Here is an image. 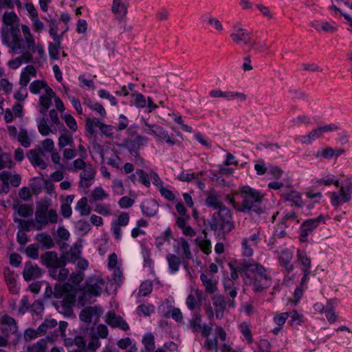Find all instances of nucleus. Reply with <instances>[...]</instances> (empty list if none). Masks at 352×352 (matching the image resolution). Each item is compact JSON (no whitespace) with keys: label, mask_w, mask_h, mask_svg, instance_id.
I'll return each mask as SVG.
<instances>
[{"label":"nucleus","mask_w":352,"mask_h":352,"mask_svg":"<svg viewBox=\"0 0 352 352\" xmlns=\"http://www.w3.org/2000/svg\"><path fill=\"white\" fill-rule=\"evenodd\" d=\"M251 261H243L242 263L239 264L237 266H234V269L239 273H244L246 278H250V274L248 273L250 270L249 266H250Z\"/></svg>","instance_id":"ea45409f"},{"label":"nucleus","mask_w":352,"mask_h":352,"mask_svg":"<svg viewBox=\"0 0 352 352\" xmlns=\"http://www.w3.org/2000/svg\"><path fill=\"white\" fill-rule=\"evenodd\" d=\"M209 225L211 230H219L223 234L230 232L234 228L231 211L228 208H223L214 212L209 221Z\"/></svg>","instance_id":"f03ea898"},{"label":"nucleus","mask_w":352,"mask_h":352,"mask_svg":"<svg viewBox=\"0 0 352 352\" xmlns=\"http://www.w3.org/2000/svg\"><path fill=\"white\" fill-rule=\"evenodd\" d=\"M292 258V254L287 251H282L281 256L279 257V261L282 266H283L287 272L289 273L294 269L293 265L291 263Z\"/></svg>","instance_id":"aec40b11"},{"label":"nucleus","mask_w":352,"mask_h":352,"mask_svg":"<svg viewBox=\"0 0 352 352\" xmlns=\"http://www.w3.org/2000/svg\"><path fill=\"white\" fill-rule=\"evenodd\" d=\"M201 316L199 314H195L193 318L190 321V326L193 332H201L202 337H208L212 331V326L204 324L201 326Z\"/></svg>","instance_id":"0eeeda50"},{"label":"nucleus","mask_w":352,"mask_h":352,"mask_svg":"<svg viewBox=\"0 0 352 352\" xmlns=\"http://www.w3.org/2000/svg\"><path fill=\"white\" fill-rule=\"evenodd\" d=\"M298 260L300 262L302 270L303 272V277L301 279V283L307 281V277L310 274L311 261L305 254H304L300 250L297 252Z\"/></svg>","instance_id":"ddd939ff"},{"label":"nucleus","mask_w":352,"mask_h":352,"mask_svg":"<svg viewBox=\"0 0 352 352\" xmlns=\"http://www.w3.org/2000/svg\"><path fill=\"white\" fill-rule=\"evenodd\" d=\"M129 215L127 212H122L118 219L114 221L116 224L121 226H125L129 223Z\"/></svg>","instance_id":"bf43d9fd"},{"label":"nucleus","mask_w":352,"mask_h":352,"mask_svg":"<svg viewBox=\"0 0 352 352\" xmlns=\"http://www.w3.org/2000/svg\"><path fill=\"white\" fill-rule=\"evenodd\" d=\"M258 352H270V344L267 340H261Z\"/></svg>","instance_id":"774afa93"},{"label":"nucleus","mask_w":352,"mask_h":352,"mask_svg":"<svg viewBox=\"0 0 352 352\" xmlns=\"http://www.w3.org/2000/svg\"><path fill=\"white\" fill-rule=\"evenodd\" d=\"M1 37L3 43L6 44L8 46L12 48L13 43L12 42V43H10L9 42L10 38L12 37L10 33V28H3L1 29Z\"/></svg>","instance_id":"3c124183"},{"label":"nucleus","mask_w":352,"mask_h":352,"mask_svg":"<svg viewBox=\"0 0 352 352\" xmlns=\"http://www.w3.org/2000/svg\"><path fill=\"white\" fill-rule=\"evenodd\" d=\"M38 333L34 329L29 328L24 332V339L26 342L30 341L32 339L37 338Z\"/></svg>","instance_id":"338daca9"},{"label":"nucleus","mask_w":352,"mask_h":352,"mask_svg":"<svg viewBox=\"0 0 352 352\" xmlns=\"http://www.w3.org/2000/svg\"><path fill=\"white\" fill-rule=\"evenodd\" d=\"M158 207L159 205L157 201L152 199L145 200L141 205L142 212L148 217L154 216L158 210Z\"/></svg>","instance_id":"2eb2a0df"},{"label":"nucleus","mask_w":352,"mask_h":352,"mask_svg":"<svg viewBox=\"0 0 352 352\" xmlns=\"http://www.w3.org/2000/svg\"><path fill=\"white\" fill-rule=\"evenodd\" d=\"M38 152L36 150L31 149L27 153V157L31 162L34 166H39L41 169H45L47 166V164L40 157L41 155H44L41 148H38Z\"/></svg>","instance_id":"f8f14e48"},{"label":"nucleus","mask_w":352,"mask_h":352,"mask_svg":"<svg viewBox=\"0 0 352 352\" xmlns=\"http://www.w3.org/2000/svg\"><path fill=\"white\" fill-rule=\"evenodd\" d=\"M77 227L78 230L82 232L84 234H87L91 229L89 222L84 220H79L77 222Z\"/></svg>","instance_id":"69168bd1"},{"label":"nucleus","mask_w":352,"mask_h":352,"mask_svg":"<svg viewBox=\"0 0 352 352\" xmlns=\"http://www.w3.org/2000/svg\"><path fill=\"white\" fill-rule=\"evenodd\" d=\"M153 134L160 138H162L164 140H166V142H170L172 145H173L175 144V142L174 141H172L169 136L167 135V133H166L165 131L164 130V129L161 126H160L159 125H157L155 124V126H153Z\"/></svg>","instance_id":"4c0bfd02"},{"label":"nucleus","mask_w":352,"mask_h":352,"mask_svg":"<svg viewBox=\"0 0 352 352\" xmlns=\"http://www.w3.org/2000/svg\"><path fill=\"white\" fill-rule=\"evenodd\" d=\"M146 142L147 138L137 135L134 139L129 138L126 140L122 146L127 148L131 155L138 158L140 157L138 153L140 147L144 145Z\"/></svg>","instance_id":"423d86ee"},{"label":"nucleus","mask_w":352,"mask_h":352,"mask_svg":"<svg viewBox=\"0 0 352 352\" xmlns=\"http://www.w3.org/2000/svg\"><path fill=\"white\" fill-rule=\"evenodd\" d=\"M74 286L69 283L63 285L56 283L54 287V297L56 298H63L69 292H74Z\"/></svg>","instance_id":"f3484780"},{"label":"nucleus","mask_w":352,"mask_h":352,"mask_svg":"<svg viewBox=\"0 0 352 352\" xmlns=\"http://www.w3.org/2000/svg\"><path fill=\"white\" fill-rule=\"evenodd\" d=\"M212 300L216 308L217 318L221 317L227 305L224 296L221 294H217L212 298Z\"/></svg>","instance_id":"a211bd4d"},{"label":"nucleus","mask_w":352,"mask_h":352,"mask_svg":"<svg viewBox=\"0 0 352 352\" xmlns=\"http://www.w3.org/2000/svg\"><path fill=\"white\" fill-rule=\"evenodd\" d=\"M25 252L28 257L32 259H37L39 256L38 245L31 244L28 245L26 248Z\"/></svg>","instance_id":"c03bdc74"},{"label":"nucleus","mask_w":352,"mask_h":352,"mask_svg":"<svg viewBox=\"0 0 352 352\" xmlns=\"http://www.w3.org/2000/svg\"><path fill=\"white\" fill-rule=\"evenodd\" d=\"M341 196L344 203L348 202L351 200L352 194V182L350 178H347L344 186H340Z\"/></svg>","instance_id":"412c9836"},{"label":"nucleus","mask_w":352,"mask_h":352,"mask_svg":"<svg viewBox=\"0 0 352 352\" xmlns=\"http://www.w3.org/2000/svg\"><path fill=\"white\" fill-rule=\"evenodd\" d=\"M66 124L67 126L73 131H76L77 130L78 126L76 122V120L74 117L70 114H65L63 116Z\"/></svg>","instance_id":"8fccbe9b"},{"label":"nucleus","mask_w":352,"mask_h":352,"mask_svg":"<svg viewBox=\"0 0 352 352\" xmlns=\"http://www.w3.org/2000/svg\"><path fill=\"white\" fill-rule=\"evenodd\" d=\"M206 204L208 207L213 209L221 210L226 208L225 205L219 200V196L214 194H210L206 199Z\"/></svg>","instance_id":"5701e85b"},{"label":"nucleus","mask_w":352,"mask_h":352,"mask_svg":"<svg viewBox=\"0 0 352 352\" xmlns=\"http://www.w3.org/2000/svg\"><path fill=\"white\" fill-rule=\"evenodd\" d=\"M106 322L113 328H120L123 331L129 329L126 322L120 316H117L113 311H109L106 314Z\"/></svg>","instance_id":"9d476101"},{"label":"nucleus","mask_w":352,"mask_h":352,"mask_svg":"<svg viewBox=\"0 0 352 352\" xmlns=\"http://www.w3.org/2000/svg\"><path fill=\"white\" fill-rule=\"evenodd\" d=\"M87 198L82 197L77 203L76 209L79 211L81 216L89 215L91 212V207L87 204Z\"/></svg>","instance_id":"a878e982"},{"label":"nucleus","mask_w":352,"mask_h":352,"mask_svg":"<svg viewBox=\"0 0 352 352\" xmlns=\"http://www.w3.org/2000/svg\"><path fill=\"white\" fill-rule=\"evenodd\" d=\"M243 201L239 204L234 201V196L228 195L226 200L232 204L233 207L241 212L252 214L253 212L260 214L263 212L261 204L264 195L259 191L252 188L248 186H243L241 189Z\"/></svg>","instance_id":"f257e3e1"},{"label":"nucleus","mask_w":352,"mask_h":352,"mask_svg":"<svg viewBox=\"0 0 352 352\" xmlns=\"http://www.w3.org/2000/svg\"><path fill=\"white\" fill-rule=\"evenodd\" d=\"M91 196L95 201H98L107 197L108 195L101 187H98L93 190Z\"/></svg>","instance_id":"603ef678"},{"label":"nucleus","mask_w":352,"mask_h":352,"mask_svg":"<svg viewBox=\"0 0 352 352\" xmlns=\"http://www.w3.org/2000/svg\"><path fill=\"white\" fill-rule=\"evenodd\" d=\"M286 200L292 201L296 206L298 207L302 206L301 197L296 191H292L285 195H283Z\"/></svg>","instance_id":"58836bf2"},{"label":"nucleus","mask_w":352,"mask_h":352,"mask_svg":"<svg viewBox=\"0 0 352 352\" xmlns=\"http://www.w3.org/2000/svg\"><path fill=\"white\" fill-rule=\"evenodd\" d=\"M84 295L89 294L94 296H99L102 293V288L97 284L90 285L85 284L79 289Z\"/></svg>","instance_id":"6ab92c4d"},{"label":"nucleus","mask_w":352,"mask_h":352,"mask_svg":"<svg viewBox=\"0 0 352 352\" xmlns=\"http://www.w3.org/2000/svg\"><path fill=\"white\" fill-rule=\"evenodd\" d=\"M35 239L38 243L43 244L45 249H51L55 245L52 236L48 234L38 233Z\"/></svg>","instance_id":"4be33fe9"},{"label":"nucleus","mask_w":352,"mask_h":352,"mask_svg":"<svg viewBox=\"0 0 352 352\" xmlns=\"http://www.w3.org/2000/svg\"><path fill=\"white\" fill-rule=\"evenodd\" d=\"M118 203L122 208H127L133 204L134 200L127 196H124L120 199Z\"/></svg>","instance_id":"0e129e2a"},{"label":"nucleus","mask_w":352,"mask_h":352,"mask_svg":"<svg viewBox=\"0 0 352 352\" xmlns=\"http://www.w3.org/2000/svg\"><path fill=\"white\" fill-rule=\"evenodd\" d=\"M3 275L5 280L11 289L14 287L16 283V278L13 271H11L9 267H5L3 270Z\"/></svg>","instance_id":"f704fd0d"},{"label":"nucleus","mask_w":352,"mask_h":352,"mask_svg":"<svg viewBox=\"0 0 352 352\" xmlns=\"http://www.w3.org/2000/svg\"><path fill=\"white\" fill-rule=\"evenodd\" d=\"M14 222L19 223L21 228L25 232H29L31 230V227L34 226L32 221H25L21 219H14Z\"/></svg>","instance_id":"052dcab7"},{"label":"nucleus","mask_w":352,"mask_h":352,"mask_svg":"<svg viewBox=\"0 0 352 352\" xmlns=\"http://www.w3.org/2000/svg\"><path fill=\"white\" fill-rule=\"evenodd\" d=\"M170 238L173 237V232L170 228H168L162 236H160L156 239L157 246L162 245L164 242L168 241Z\"/></svg>","instance_id":"49530a36"},{"label":"nucleus","mask_w":352,"mask_h":352,"mask_svg":"<svg viewBox=\"0 0 352 352\" xmlns=\"http://www.w3.org/2000/svg\"><path fill=\"white\" fill-rule=\"evenodd\" d=\"M17 139L23 147L28 148L30 146L31 142L25 129H21Z\"/></svg>","instance_id":"e433bc0d"},{"label":"nucleus","mask_w":352,"mask_h":352,"mask_svg":"<svg viewBox=\"0 0 352 352\" xmlns=\"http://www.w3.org/2000/svg\"><path fill=\"white\" fill-rule=\"evenodd\" d=\"M206 340L204 342V347L207 349L208 350H217V346H218V340L217 336L214 338L213 339L208 338V337H206Z\"/></svg>","instance_id":"864d4df0"},{"label":"nucleus","mask_w":352,"mask_h":352,"mask_svg":"<svg viewBox=\"0 0 352 352\" xmlns=\"http://www.w3.org/2000/svg\"><path fill=\"white\" fill-rule=\"evenodd\" d=\"M289 317L288 312H283L274 316V321L278 326L282 327Z\"/></svg>","instance_id":"5fc2aeb1"},{"label":"nucleus","mask_w":352,"mask_h":352,"mask_svg":"<svg viewBox=\"0 0 352 352\" xmlns=\"http://www.w3.org/2000/svg\"><path fill=\"white\" fill-rule=\"evenodd\" d=\"M22 261V257L20 254L12 253L10 256V263L11 265L17 267H19Z\"/></svg>","instance_id":"680f3d73"},{"label":"nucleus","mask_w":352,"mask_h":352,"mask_svg":"<svg viewBox=\"0 0 352 352\" xmlns=\"http://www.w3.org/2000/svg\"><path fill=\"white\" fill-rule=\"evenodd\" d=\"M43 273V271L38 265H34L31 261L25 262L23 272V276L25 281L38 278L41 277Z\"/></svg>","instance_id":"1a4fd4ad"},{"label":"nucleus","mask_w":352,"mask_h":352,"mask_svg":"<svg viewBox=\"0 0 352 352\" xmlns=\"http://www.w3.org/2000/svg\"><path fill=\"white\" fill-rule=\"evenodd\" d=\"M12 163V162L9 154L6 153L0 154V170L6 167H10Z\"/></svg>","instance_id":"09e8293b"},{"label":"nucleus","mask_w":352,"mask_h":352,"mask_svg":"<svg viewBox=\"0 0 352 352\" xmlns=\"http://www.w3.org/2000/svg\"><path fill=\"white\" fill-rule=\"evenodd\" d=\"M322 219L323 217L320 215L316 219H307L303 223L304 228H305L307 230L311 232L314 228L318 227V224L322 221Z\"/></svg>","instance_id":"c9c22d12"},{"label":"nucleus","mask_w":352,"mask_h":352,"mask_svg":"<svg viewBox=\"0 0 352 352\" xmlns=\"http://www.w3.org/2000/svg\"><path fill=\"white\" fill-rule=\"evenodd\" d=\"M18 19L16 14L12 12L7 13L6 12L3 16V22L8 26H10V33L12 38L13 45L12 50L14 52L19 49L22 48L21 46V34L19 30V25H14V22Z\"/></svg>","instance_id":"7ed1b4c3"},{"label":"nucleus","mask_w":352,"mask_h":352,"mask_svg":"<svg viewBox=\"0 0 352 352\" xmlns=\"http://www.w3.org/2000/svg\"><path fill=\"white\" fill-rule=\"evenodd\" d=\"M63 297L64 299L63 300L54 302V305L57 309H59L60 305L62 310H60L59 312L65 314V316H69L72 312V307L74 306L76 300L75 290L74 292H69L65 294Z\"/></svg>","instance_id":"39448f33"},{"label":"nucleus","mask_w":352,"mask_h":352,"mask_svg":"<svg viewBox=\"0 0 352 352\" xmlns=\"http://www.w3.org/2000/svg\"><path fill=\"white\" fill-rule=\"evenodd\" d=\"M47 342L45 339H41L36 343L27 347L28 352H46Z\"/></svg>","instance_id":"7c9ffc66"},{"label":"nucleus","mask_w":352,"mask_h":352,"mask_svg":"<svg viewBox=\"0 0 352 352\" xmlns=\"http://www.w3.org/2000/svg\"><path fill=\"white\" fill-rule=\"evenodd\" d=\"M142 343L144 345L146 352H153L155 348L154 342V336L149 333L146 334L143 339Z\"/></svg>","instance_id":"c756f323"},{"label":"nucleus","mask_w":352,"mask_h":352,"mask_svg":"<svg viewBox=\"0 0 352 352\" xmlns=\"http://www.w3.org/2000/svg\"><path fill=\"white\" fill-rule=\"evenodd\" d=\"M322 135L320 128L313 129L309 134L302 136V142L304 144H311L313 140L320 138Z\"/></svg>","instance_id":"c85d7f7f"},{"label":"nucleus","mask_w":352,"mask_h":352,"mask_svg":"<svg viewBox=\"0 0 352 352\" xmlns=\"http://www.w3.org/2000/svg\"><path fill=\"white\" fill-rule=\"evenodd\" d=\"M153 289V283L149 280L143 282L140 287L139 295L146 296L148 295Z\"/></svg>","instance_id":"a19ab883"},{"label":"nucleus","mask_w":352,"mask_h":352,"mask_svg":"<svg viewBox=\"0 0 352 352\" xmlns=\"http://www.w3.org/2000/svg\"><path fill=\"white\" fill-rule=\"evenodd\" d=\"M200 279L203 285L205 287V291L206 293L211 294H214L217 291V282L213 278L212 276L209 277L207 274H201Z\"/></svg>","instance_id":"dca6fc26"},{"label":"nucleus","mask_w":352,"mask_h":352,"mask_svg":"<svg viewBox=\"0 0 352 352\" xmlns=\"http://www.w3.org/2000/svg\"><path fill=\"white\" fill-rule=\"evenodd\" d=\"M47 87V83L44 81L36 80L31 82L30 85V91L34 94H38L41 89Z\"/></svg>","instance_id":"79ce46f5"},{"label":"nucleus","mask_w":352,"mask_h":352,"mask_svg":"<svg viewBox=\"0 0 352 352\" xmlns=\"http://www.w3.org/2000/svg\"><path fill=\"white\" fill-rule=\"evenodd\" d=\"M1 324H5L10 327V330H12V333L15 334L17 333L18 327L16 325V320L8 315H4L1 318Z\"/></svg>","instance_id":"2f4dec72"},{"label":"nucleus","mask_w":352,"mask_h":352,"mask_svg":"<svg viewBox=\"0 0 352 352\" xmlns=\"http://www.w3.org/2000/svg\"><path fill=\"white\" fill-rule=\"evenodd\" d=\"M60 47H58V45H54L53 43H50L49 44V54L52 59L58 60V50Z\"/></svg>","instance_id":"13d9d810"},{"label":"nucleus","mask_w":352,"mask_h":352,"mask_svg":"<svg viewBox=\"0 0 352 352\" xmlns=\"http://www.w3.org/2000/svg\"><path fill=\"white\" fill-rule=\"evenodd\" d=\"M65 133L62 134L58 138V146L60 148H64L67 145L72 146L74 143L72 135L71 133L64 128Z\"/></svg>","instance_id":"cd10ccee"},{"label":"nucleus","mask_w":352,"mask_h":352,"mask_svg":"<svg viewBox=\"0 0 352 352\" xmlns=\"http://www.w3.org/2000/svg\"><path fill=\"white\" fill-rule=\"evenodd\" d=\"M254 169L258 175H262L267 172V168L266 167L265 163L263 160H259L258 161V163L254 165Z\"/></svg>","instance_id":"e2e57ef3"},{"label":"nucleus","mask_w":352,"mask_h":352,"mask_svg":"<svg viewBox=\"0 0 352 352\" xmlns=\"http://www.w3.org/2000/svg\"><path fill=\"white\" fill-rule=\"evenodd\" d=\"M96 314V309L93 307H87L83 309L79 315L80 319L86 322L91 323L92 321L93 316Z\"/></svg>","instance_id":"bb28decb"},{"label":"nucleus","mask_w":352,"mask_h":352,"mask_svg":"<svg viewBox=\"0 0 352 352\" xmlns=\"http://www.w3.org/2000/svg\"><path fill=\"white\" fill-rule=\"evenodd\" d=\"M230 38L236 45H240L243 42L245 45H249L251 48H255L256 42L252 41L250 34L243 28H239L236 32L232 33Z\"/></svg>","instance_id":"6e6552de"},{"label":"nucleus","mask_w":352,"mask_h":352,"mask_svg":"<svg viewBox=\"0 0 352 352\" xmlns=\"http://www.w3.org/2000/svg\"><path fill=\"white\" fill-rule=\"evenodd\" d=\"M96 175V170L91 164H88L80 173V177L82 180L94 179Z\"/></svg>","instance_id":"473e14b6"},{"label":"nucleus","mask_w":352,"mask_h":352,"mask_svg":"<svg viewBox=\"0 0 352 352\" xmlns=\"http://www.w3.org/2000/svg\"><path fill=\"white\" fill-rule=\"evenodd\" d=\"M81 251L80 248L77 245L72 247L70 250L67 252L69 257V262L75 263L80 258Z\"/></svg>","instance_id":"37998d69"},{"label":"nucleus","mask_w":352,"mask_h":352,"mask_svg":"<svg viewBox=\"0 0 352 352\" xmlns=\"http://www.w3.org/2000/svg\"><path fill=\"white\" fill-rule=\"evenodd\" d=\"M249 267V272L252 274V277H255L258 273L263 272L266 270L262 265L255 263L254 261H251Z\"/></svg>","instance_id":"a18cd8bd"},{"label":"nucleus","mask_w":352,"mask_h":352,"mask_svg":"<svg viewBox=\"0 0 352 352\" xmlns=\"http://www.w3.org/2000/svg\"><path fill=\"white\" fill-rule=\"evenodd\" d=\"M253 289L256 292H261L265 288L269 287L272 285V277L265 270L263 272L258 273L255 277H250Z\"/></svg>","instance_id":"20e7f679"},{"label":"nucleus","mask_w":352,"mask_h":352,"mask_svg":"<svg viewBox=\"0 0 352 352\" xmlns=\"http://www.w3.org/2000/svg\"><path fill=\"white\" fill-rule=\"evenodd\" d=\"M135 173L139 177L140 181L146 187L150 186V177L142 169L136 170Z\"/></svg>","instance_id":"de8ad7c7"},{"label":"nucleus","mask_w":352,"mask_h":352,"mask_svg":"<svg viewBox=\"0 0 352 352\" xmlns=\"http://www.w3.org/2000/svg\"><path fill=\"white\" fill-rule=\"evenodd\" d=\"M336 153V151L331 147H327L321 151L317 153L316 157L322 156L325 159L331 158Z\"/></svg>","instance_id":"6e6d98bb"},{"label":"nucleus","mask_w":352,"mask_h":352,"mask_svg":"<svg viewBox=\"0 0 352 352\" xmlns=\"http://www.w3.org/2000/svg\"><path fill=\"white\" fill-rule=\"evenodd\" d=\"M241 331L243 335L245 337L249 343L253 341L252 333L248 324L243 323L241 324Z\"/></svg>","instance_id":"4d7b16f0"},{"label":"nucleus","mask_w":352,"mask_h":352,"mask_svg":"<svg viewBox=\"0 0 352 352\" xmlns=\"http://www.w3.org/2000/svg\"><path fill=\"white\" fill-rule=\"evenodd\" d=\"M127 7L128 6L121 0H113L111 10L114 14L124 16L127 13Z\"/></svg>","instance_id":"393cba45"},{"label":"nucleus","mask_w":352,"mask_h":352,"mask_svg":"<svg viewBox=\"0 0 352 352\" xmlns=\"http://www.w3.org/2000/svg\"><path fill=\"white\" fill-rule=\"evenodd\" d=\"M41 262L47 267H58V254L56 252H46L41 254Z\"/></svg>","instance_id":"4468645a"},{"label":"nucleus","mask_w":352,"mask_h":352,"mask_svg":"<svg viewBox=\"0 0 352 352\" xmlns=\"http://www.w3.org/2000/svg\"><path fill=\"white\" fill-rule=\"evenodd\" d=\"M102 124L99 121L97 118H94L91 120L89 118H87L86 119V124L85 128L86 130L91 134L94 135L95 134V130L94 127H98L100 129V124Z\"/></svg>","instance_id":"72a5a7b5"},{"label":"nucleus","mask_w":352,"mask_h":352,"mask_svg":"<svg viewBox=\"0 0 352 352\" xmlns=\"http://www.w3.org/2000/svg\"><path fill=\"white\" fill-rule=\"evenodd\" d=\"M50 204L47 201L39 202L36 206L35 217L36 222L41 225H47L48 220L47 212L49 210Z\"/></svg>","instance_id":"9b49d317"},{"label":"nucleus","mask_w":352,"mask_h":352,"mask_svg":"<svg viewBox=\"0 0 352 352\" xmlns=\"http://www.w3.org/2000/svg\"><path fill=\"white\" fill-rule=\"evenodd\" d=\"M12 208L18 212L19 216L23 217H30L34 212L33 208L25 204L21 205L14 204Z\"/></svg>","instance_id":"b1692460"}]
</instances>
